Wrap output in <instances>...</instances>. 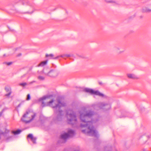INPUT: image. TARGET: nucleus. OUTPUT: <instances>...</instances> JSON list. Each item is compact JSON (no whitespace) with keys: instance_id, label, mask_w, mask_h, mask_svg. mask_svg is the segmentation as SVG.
Returning <instances> with one entry per match:
<instances>
[{"instance_id":"7","label":"nucleus","mask_w":151,"mask_h":151,"mask_svg":"<svg viewBox=\"0 0 151 151\" xmlns=\"http://www.w3.org/2000/svg\"><path fill=\"white\" fill-rule=\"evenodd\" d=\"M84 91L86 92L90 93L91 94H95L101 97H103L104 96L103 94L100 93L99 91H95L91 89L86 88L84 89Z\"/></svg>"},{"instance_id":"19","label":"nucleus","mask_w":151,"mask_h":151,"mask_svg":"<svg viewBox=\"0 0 151 151\" xmlns=\"http://www.w3.org/2000/svg\"><path fill=\"white\" fill-rule=\"evenodd\" d=\"M27 84L26 83H20L19 84V85L21 86H24L26 85H27Z\"/></svg>"},{"instance_id":"3","label":"nucleus","mask_w":151,"mask_h":151,"mask_svg":"<svg viewBox=\"0 0 151 151\" xmlns=\"http://www.w3.org/2000/svg\"><path fill=\"white\" fill-rule=\"evenodd\" d=\"M36 114V113L32 110H28L23 115L21 120L26 123L29 122L34 119Z\"/></svg>"},{"instance_id":"13","label":"nucleus","mask_w":151,"mask_h":151,"mask_svg":"<svg viewBox=\"0 0 151 151\" xmlns=\"http://www.w3.org/2000/svg\"><path fill=\"white\" fill-rule=\"evenodd\" d=\"M49 71V70L48 68H45L43 69L42 72L44 73L45 75L48 76V72Z\"/></svg>"},{"instance_id":"16","label":"nucleus","mask_w":151,"mask_h":151,"mask_svg":"<svg viewBox=\"0 0 151 151\" xmlns=\"http://www.w3.org/2000/svg\"><path fill=\"white\" fill-rule=\"evenodd\" d=\"M47 62V60H46L45 61L42 62L38 65V66H43L46 64Z\"/></svg>"},{"instance_id":"32","label":"nucleus","mask_w":151,"mask_h":151,"mask_svg":"<svg viewBox=\"0 0 151 151\" xmlns=\"http://www.w3.org/2000/svg\"><path fill=\"white\" fill-rule=\"evenodd\" d=\"M123 51H122L120 52H119V53H121V52H123Z\"/></svg>"},{"instance_id":"21","label":"nucleus","mask_w":151,"mask_h":151,"mask_svg":"<svg viewBox=\"0 0 151 151\" xmlns=\"http://www.w3.org/2000/svg\"><path fill=\"white\" fill-rule=\"evenodd\" d=\"M30 99V96L29 94H28L27 96V98L26 100H29Z\"/></svg>"},{"instance_id":"15","label":"nucleus","mask_w":151,"mask_h":151,"mask_svg":"<svg viewBox=\"0 0 151 151\" xmlns=\"http://www.w3.org/2000/svg\"><path fill=\"white\" fill-rule=\"evenodd\" d=\"M21 132V130L20 129H17L16 131H12V133L14 135H17L20 134Z\"/></svg>"},{"instance_id":"5","label":"nucleus","mask_w":151,"mask_h":151,"mask_svg":"<svg viewBox=\"0 0 151 151\" xmlns=\"http://www.w3.org/2000/svg\"><path fill=\"white\" fill-rule=\"evenodd\" d=\"M9 131L0 126V139L8 142L12 139V136H9Z\"/></svg>"},{"instance_id":"24","label":"nucleus","mask_w":151,"mask_h":151,"mask_svg":"<svg viewBox=\"0 0 151 151\" xmlns=\"http://www.w3.org/2000/svg\"><path fill=\"white\" fill-rule=\"evenodd\" d=\"M6 63L7 65H11L12 63V62H7V63Z\"/></svg>"},{"instance_id":"28","label":"nucleus","mask_w":151,"mask_h":151,"mask_svg":"<svg viewBox=\"0 0 151 151\" xmlns=\"http://www.w3.org/2000/svg\"><path fill=\"white\" fill-rule=\"evenodd\" d=\"M21 104H19L18 106H17V107H19L20 106H21Z\"/></svg>"},{"instance_id":"2","label":"nucleus","mask_w":151,"mask_h":151,"mask_svg":"<svg viewBox=\"0 0 151 151\" xmlns=\"http://www.w3.org/2000/svg\"><path fill=\"white\" fill-rule=\"evenodd\" d=\"M53 100L48 102L47 104L44 103L43 101L42 102V106L44 107L46 106H51L53 109L54 114L53 116L52 121L55 123L60 121L63 116L64 112L61 110L60 108L66 105L65 102L62 99H57V104H53Z\"/></svg>"},{"instance_id":"11","label":"nucleus","mask_w":151,"mask_h":151,"mask_svg":"<svg viewBox=\"0 0 151 151\" xmlns=\"http://www.w3.org/2000/svg\"><path fill=\"white\" fill-rule=\"evenodd\" d=\"M142 11L143 12H151V9L149 7H144L142 8Z\"/></svg>"},{"instance_id":"26","label":"nucleus","mask_w":151,"mask_h":151,"mask_svg":"<svg viewBox=\"0 0 151 151\" xmlns=\"http://www.w3.org/2000/svg\"><path fill=\"white\" fill-rule=\"evenodd\" d=\"M116 49L117 50H119L120 49V48L119 47H116Z\"/></svg>"},{"instance_id":"1","label":"nucleus","mask_w":151,"mask_h":151,"mask_svg":"<svg viewBox=\"0 0 151 151\" xmlns=\"http://www.w3.org/2000/svg\"><path fill=\"white\" fill-rule=\"evenodd\" d=\"M80 113V119L82 122L85 123L81 124L80 126L81 127L87 128V129L82 130V132L87 135L97 138L98 137V132L93 127V124L97 122L99 120V118H97L95 119H93L90 121L91 118L95 115V113L91 110L87 111L83 110L82 111H81ZM66 116L69 124L76 127H78L80 125L76 118V114L73 110H68L66 112Z\"/></svg>"},{"instance_id":"23","label":"nucleus","mask_w":151,"mask_h":151,"mask_svg":"<svg viewBox=\"0 0 151 151\" xmlns=\"http://www.w3.org/2000/svg\"><path fill=\"white\" fill-rule=\"evenodd\" d=\"M106 2L109 3H113L114 2V1L113 0L107 1H106Z\"/></svg>"},{"instance_id":"20","label":"nucleus","mask_w":151,"mask_h":151,"mask_svg":"<svg viewBox=\"0 0 151 151\" xmlns=\"http://www.w3.org/2000/svg\"><path fill=\"white\" fill-rule=\"evenodd\" d=\"M53 55L52 54H49V55H48V54H46V57H53Z\"/></svg>"},{"instance_id":"9","label":"nucleus","mask_w":151,"mask_h":151,"mask_svg":"<svg viewBox=\"0 0 151 151\" xmlns=\"http://www.w3.org/2000/svg\"><path fill=\"white\" fill-rule=\"evenodd\" d=\"M27 138L28 139H30L33 144L36 143L37 138L33 137L32 134H29L27 136Z\"/></svg>"},{"instance_id":"18","label":"nucleus","mask_w":151,"mask_h":151,"mask_svg":"<svg viewBox=\"0 0 151 151\" xmlns=\"http://www.w3.org/2000/svg\"><path fill=\"white\" fill-rule=\"evenodd\" d=\"M38 78L40 81H43L44 80L45 78L43 76H39L38 77Z\"/></svg>"},{"instance_id":"12","label":"nucleus","mask_w":151,"mask_h":151,"mask_svg":"<svg viewBox=\"0 0 151 151\" xmlns=\"http://www.w3.org/2000/svg\"><path fill=\"white\" fill-rule=\"evenodd\" d=\"M72 56V55H70V54H64V55H61L60 56H57V57H55V58H53V59H58L59 57H62V58H64L65 57H71Z\"/></svg>"},{"instance_id":"6","label":"nucleus","mask_w":151,"mask_h":151,"mask_svg":"<svg viewBox=\"0 0 151 151\" xmlns=\"http://www.w3.org/2000/svg\"><path fill=\"white\" fill-rule=\"evenodd\" d=\"M94 107H98L99 109L107 110L111 108L110 104L103 102H99L94 105Z\"/></svg>"},{"instance_id":"29","label":"nucleus","mask_w":151,"mask_h":151,"mask_svg":"<svg viewBox=\"0 0 151 151\" xmlns=\"http://www.w3.org/2000/svg\"><path fill=\"white\" fill-rule=\"evenodd\" d=\"M99 83L100 85H101L102 84V82H99Z\"/></svg>"},{"instance_id":"33","label":"nucleus","mask_w":151,"mask_h":151,"mask_svg":"<svg viewBox=\"0 0 151 151\" xmlns=\"http://www.w3.org/2000/svg\"><path fill=\"white\" fill-rule=\"evenodd\" d=\"M21 55V54H20L19 55H18V56H19L20 55Z\"/></svg>"},{"instance_id":"22","label":"nucleus","mask_w":151,"mask_h":151,"mask_svg":"<svg viewBox=\"0 0 151 151\" xmlns=\"http://www.w3.org/2000/svg\"><path fill=\"white\" fill-rule=\"evenodd\" d=\"M7 109V108H6L3 109L1 112H0V117L1 116L3 112L5 110Z\"/></svg>"},{"instance_id":"10","label":"nucleus","mask_w":151,"mask_h":151,"mask_svg":"<svg viewBox=\"0 0 151 151\" xmlns=\"http://www.w3.org/2000/svg\"><path fill=\"white\" fill-rule=\"evenodd\" d=\"M127 77L129 78L133 79H137L138 78V77L134 74L128 73L127 74Z\"/></svg>"},{"instance_id":"31","label":"nucleus","mask_w":151,"mask_h":151,"mask_svg":"<svg viewBox=\"0 0 151 151\" xmlns=\"http://www.w3.org/2000/svg\"><path fill=\"white\" fill-rule=\"evenodd\" d=\"M142 151H148V150H144Z\"/></svg>"},{"instance_id":"14","label":"nucleus","mask_w":151,"mask_h":151,"mask_svg":"<svg viewBox=\"0 0 151 151\" xmlns=\"http://www.w3.org/2000/svg\"><path fill=\"white\" fill-rule=\"evenodd\" d=\"M5 89L6 92H8V93L5 94V96H9L11 93L10 89L9 88H5Z\"/></svg>"},{"instance_id":"8","label":"nucleus","mask_w":151,"mask_h":151,"mask_svg":"<svg viewBox=\"0 0 151 151\" xmlns=\"http://www.w3.org/2000/svg\"><path fill=\"white\" fill-rule=\"evenodd\" d=\"M58 73L57 71L54 70H52L48 72V76L50 77H55L57 76Z\"/></svg>"},{"instance_id":"4","label":"nucleus","mask_w":151,"mask_h":151,"mask_svg":"<svg viewBox=\"0 0 151 151\" xmlns=\"http://www.w3.org/2000/svg\"><path fill=\"white\" fill-rule=\"evenodd\" d=\"M74 134L75 132L73 130L71 129H69L67 133L64 132L61 134L58 143H60L65 142L68 139L73 137Z\"/></svg>"},{"instance_id":"34","label":"nucleus","mask_w":151,"mask_h":151,"mask_svg":"<svg viewBox=\"0 0 151 151\" xmlns=\"http://www.w3.org/2000/svg\"><path fill=\"white\" fill-rule=\"evenodd\" d=\"M75 151H79L78 150H75Z\"/></svg>"},{"instance_id":"17","label":"nucleus","mask_w":151,"mask_h":151,"mask_svg":"<svg viewBox=\"0 0 151 151\" xmlns=\"http://www.w3.org/2000/svg\"><path fill=\"white\" fill-rule=\"evenodd\" d=\"M50 96L48 95L45 96L42 98H40L39 99V101H41L43 100H45L47 99H48L50 97Z\"/></svg>"},{"instance_id":"30","label":"nucleus","mask_w":151,"mask_h":151,"mask_svg":"<svg viewBox=\"0 0 151 151\" xmlns=\"http://www.w3.org/2000/svg\"><path fill=\"white\" fill-rule=\"evenodd\" d=\"M35 82V81H32V82H30V83H29V84H32V83H33V82Z\"/></svg>"},{"instance_id":"25","label":"nucleus","mask_w":151,"mask_h":151,"mask_svg":"<svg viewBox=\"0 0 151 151\" xmlns=\"http://www.w3.org/2000/svg\"><path fill=\"white\" fill-rule=\"evenodd\" d=\"M146 136L148 138H149L150 137V135H147Z\"/></svg>"},{"instance_id":"27","label":"nucleus","mask_w":151,"mask_h":151,"mask_svg":"<svg viewBox=\"0 0 151 151\" xmlns=\"http://www.w3.org/2000/svg\"><path fill=\"white\" fill-rule=\"evenodd\" d=\"M148 7L150 9H151V4L149 5Z\"/></svg>"}]
</instances>
